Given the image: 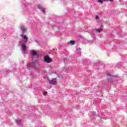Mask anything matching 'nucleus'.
<instances>
[{
    "label": "nucleus",
    "mask_w": 127,
    "mask_h": 127,
    "mask_svg": "<svg viewBox=\"0 0 127 127\" xmlns=\"http://www.w3.org/2000/svg\"><path fill=\"white\" fill-rule=\"evenodd\" d=\"M27 67H33V68H38L39 67V64L36 61H33L32 63H29L27 64Z\"/></svg>",
    "instance_id": "obj_1"
},
{
    "label": "nucleus",
    "mask_w": 127,
    "mask_h": 127,
    "mask_svg": "<svg viewBox=\"0 0 127 127\" xmlns=\"http://www.w3.org/2000/svg\"><path fill=\"white\" fill-rule=\"evenodd\" d=\"M44 61L45 62H46V63H50L52 62V60L49 57V56H46L44 58Z\"/></svg>",
    "instance_id": "obj_2"
},
{
    "label": "nucleus",
    "mask_w": 127,
    "mask_h": 127,
    "mask_svg": "<svg viewBox=\"0 0 127 127\" xmlns=\"http://www.w3.org/2000/svg\"><path fill=\"white\" fill-rule=\"evenodd\" d=\"M31 53L33 56H37V57H38L39 56V52L37 51L32 50L31 51Z\"/></svg>",
    "instance_id": "obj_3"
},
{
    "label": "nucleus",
    "mask_w": 127,
    "mask_h": 127,
    "mask_svg": "<svg viewBox=\"0 0 127 127\" xmlns=\"http://www.w3.org/2000/svg\"><path fill=\"white\" fill-rule=\"evenodd\" d=\"M21 37H22V38H23V39H24V42L25 43H26V42H27V40L28 39V38H27V36H26V35L24 36L23 34H21L20 35Z\"/></svg>",
    "instance_id": "obj_4"
},
{
    "label": "nucleus",
    "mask_w": 127,
    "mask_h": 127,
    "mask_svg": "<svg viewBox=\"0 0 127 127\" xmlns=\"http://www.w3.org/2000/svg\"><path fill=\"white\" fill-rule=\"evenodd\" d=\"M57 83V82L56 81V80H55V79H52L50 80L49 81V84H51L52 85H56Z\"/></svg>",
    "instance_id": "obj_5"
},
{
    "label": "nucleus",
    "mask_w": 127,
    "mask_h": 127,
    "mask_svg": "<svg viewBox=\"0 0 127 127\" xmlns=\"http://www.w3.org/2000/svg\"><path fill=\"white\" fill-rule=\"evenodd\" d=\"M38 8L40 9L41 10V11H42V12H46L45 11V8H43V7H42V6H41L40 5L38 6Z\"/></svg>",
    "instance_id": "obj_6"
},
{
    "label": "nucleus",
    "mask_w": 127,
    "mask_h": 127,
    "mask_svg": "<svg viewBox=\"0 0 127 127\" xmlns=\"http://www.w3.org/2000/svg\"><path fill=\"white\" fill-rule=\"evenodd\" d=\"M20 29H21V31L22 32V33H24V32H25V31H26V29L23 26H21L20 27Z\"/></svg>",
    "instance_id": "obj_7"
},
{
    "label": "nucleus",
    "mask_w": 127,
    "mask_h": 127,
    "mask_svg": "<svg viewBox=\"0 0 127 127\" xmlns=\"http://www.w3.org/2000/svg\"><path fill=\"white\" fill-rule=\"evenodd\" d=\"M22 50H23L24 51H25V50H26V46H25V44H23L22 45Z\"/></svg>",
    "instance_id": "obj_8"
},
{
    "label": "nucleus",
    "mask_w": 127,
    "mask_h": 127,
    "mask_svg": "<svg viewBox=\"0 0 127 127\" xmlns=\"http://www.w3.org/2000/svg\"><path fill=\"white\" fill-rule=\"evenodd\" d=\"M69 44L71 45H74V44H75V41H70V42L68 43V44Z\"/></svg>",
    "instance_id": "obj_9"
},
{
    "label": "nucleus",
    "mask_w": 127,
    "mask_h": 127,
    "mask_svg": "<svg viewBox=\"0 0 127 127\" xmlns=\"http://www.w3.org/2000/svg\"><path fill=\"white\" fill-rule=\"evenodd\" d=\"M102 29H98L96 30V32L97 33H100L101 31H102Z\"/></svg>",
    "instance_id": "obj_10"
},
{
    "label": "nucleus",
    "mask_w": 127,
    "mask_h": 127,
    "mask_svg": "<svg viewBox=\"0 0 127 127\" xmlns=\"http://www.w3.org/2000/svg\"><path fill=\"white\" fill-rule=\"evenodd\" d=\"M44 96H46V95H47V92L45 91L44 93H43Z\"/></svg>",
    "instance_id": "obj_11"
},
{
    "label": "nucleus",
    "mask_w": 127,
    "mask_h": 127,
    "mask_svg": "<svg viewBox=\"0 0 127 127\" xmlns=\"http://www.w3.org/2000/svg\"><path fill=\"white\" fill-rule=\"evenodd\" d=\"M96 19H99V17L98 15H97L95 17Z\"/></svg>",
    "instance_id": "obj_12"
},
{
    "label": "nucleus",
    "mask_w": 127,
    "mask_h": 127,
    "mask_svg": "<svg viewBox=\"0 0 127 127\" xmlns=\"http://www.w3.org/2000/svg\"><path fill=\"white\" fill-rule=\"evenodd\" d=\"M17 122L18 123H19V120H17Z\"/></svg>",
    "instance_id": "obj_13"
},
{
    "label": "nucleus",
    "mask_w": 127,
    "mask_h": 127,
    "mask_svg": "<svg viewBox=\"0 0 127 127\" xmlns=\"http://www.w3.org/2000/svg\"><path fill=\"white\" fill-rule=\"evenodd\" d=\"M78 50V49H76V51Z\"/></svg>",
    "instance_id": "obj_14"
}]
</instances>
